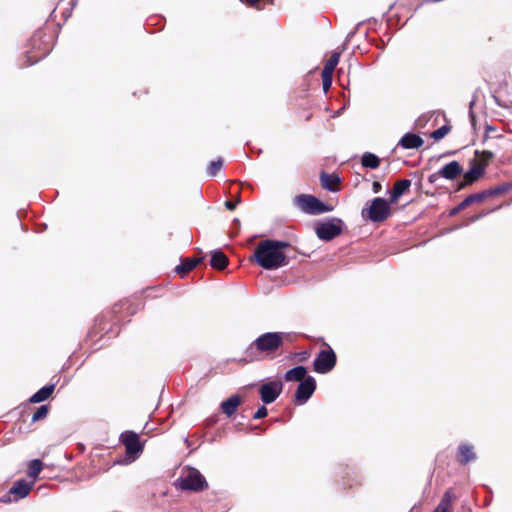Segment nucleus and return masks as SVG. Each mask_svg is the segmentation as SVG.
<instances>
[{"mask_svg":"<svg viewBox=\"0 0 512 512\" xmlns=\"http://www.w3.org/2000/svg\"><path fill=\"white\" fill-rule=\"evenodd\" d=\"M210 264L215 269L223 270L228 265V258L223 252L215 250L211 252Z\"/></svg>","mask_w":512,"mask_h":512,"instance_id":"nucleus-23","label":"nucleus"},{"mask_svg":"<svg viewBox=\"0 0 512 512\" xmlns=\"http://www.w3.org/2000/svg\"><path fill=\"white\" fill-rule=\"evenodd\" d=\"M201 259L199 258H188L182 261L180 265H177L175 268V272L178 274H186L187 272L193 270L199 263Z\"/></svg>","mask_w":512,"mask_h":512,"instance_id":"nucleus-25","label":"nucleus"},{"mask_svg":"<svg viewBox=\"0 0 512 512\" xmlns=\"http://www.w3.org/2000/svg\"><path fill=\"white\" fill-rule=\"evenodd\" d=\"M361 162H362L363 167L370 168V169H376L380 164V159L375 154L366 152L362 156Z\"/></svg>","mask_w":512,"mask_h":512,"instance_id":"nucleus-26","label":"nucleus"},{"mask_svg":"<svg viewBox=\"0 0 512 512\" xmlns=\"http://www.w3.org/2000/svg\"><path fill=\"white\" fill-rule=\"evenodd\" d=\"M485 170L484 165L482 163H478L476 159L471 161V167L468 171H466L463 175V180L459 184L458 190L464 188L467 185L473 184L480 177L483 176Z\"/></svg>","mask_w":512,"mask_h":512,"instance_id":"nucleus-11","label":"nucleus"},{"mask_svg":"<svg viewBox=\"0 0 512 512\" xmlns=\"http://www.w3.org/2000/svg\"><path fill=\"white\" fill-rule=\"evenodd\" d=\"M332 75H333V73H329L326 71H322V73H321L322 85H323L324 92H327L332 85Z\"/></svg>","mask_w":512,"mask_h":512,"instance_id":"nucleus-33","label":"nucleus"},{"mask_svg":"<svg viewBox=\"0 0 512 512\" xmlns=\"http://www.w3.org/2000/svg\"><path fill=\"white\" fill-rule=\"evenodd\" d=\"M307 370L304 366H296L290 370H288L285 375L284 379L287 382L292 381H303L306 378Z\"/></svg>","mask_w":512,"mask_h":512,"instance_id":"nucleus-20","label":"nucleus"},{"mask_svg":"<svg viewBox=\"0 0 512 512\" xmlns=\"http://www.w3.org/2000/svg\"><path fill=\"white\" fill-rule=\"evenodd\" d=\"M483 200H484V195L480 194V192L479 193H475V194H471V195L467 196L462 202H460L456 207H454L450 211V215L454 216L457 213H459L461 210H463L466 207H468L469 205H471L473 203H476V202H481Z\"/></svg>","mask_w":512,"mask_h":512,"instance_id":"nucleus-18","label":"nucleus"},{"mask_svg":"<svg viewBox=\"0 0 512 512\" xmlns=\"http://www.w3.org/2000/svg\"><path fill=\"white\" fill-rule=\"evenodd\" d=\"M476 156L479 158L478 163H482L484 165V169L488 165L489 161L494 157V154L491 151L484 150L482 152L476 151Z\"/></svg>","mask_w":512,"mask_h":512,"instance_id":"nucleus-30","label":"nucleus"},{"mask_svg":"<svg viewBox=\"0 0 512 512\" xmlns=\"http://www.w3.org/2000/svg\"><path fill=\"white\" fill-rule=\"evenodd\" d=\"M470 118H471V121H472V122H473V121H474V119H475V116H474V114H473V112H472V111H470Z\"/></svg>","mask_w":512,"mask_h":512,"instance_id":"nucleus-40","label":"nucleus"},{"mask_svg":"<svg viewBox=\"0 0 512 512\" xmlns=\"http://www.w3.org/2000/svg\"><path fill=\"white\" fill-rule=\"evenodd\" d=\"M290 244L287 241L264 240L255 249V261L264 269L273 270L288 264V259L283 250Z\"/></svg>","mask_w":512,"mask_h":512,"instance_id":"nucleus-1","label":"nucleus"},{"mask_svg":"<svg viewBox=\"0 0 512 512\" xmlns=\"http://www.w3.org/2000/svg\"><path fill=\"white\" fill-rule=\"evenodd\" d=\"M240 1L247 5H250V6H255L259 2V0H240Z\"/></svg>","mask_w":512,"mask_h":512,"instance_id":"nucleus-38","label":"nucleus"},{"mask_svg":"<svg viewBox=\"0 0 512 512\" xmlns=\"http://www.w3.org/2000/svg\"><path fill=\"white\" fill-rule=\"evenodd\" d=\"M55 389L54 384L46 385L39 389L36 393H34L30 398L29 401L31 403H40L45 401L50 397V395L53 393Z\"/></svg>","mask_w":512,"mask_h":512,"instance_id":"nucleus-22","label":"nucleus"},{"mask_svg":"<svg viewBox=\"0 0 512 512\" xmlns=\"http://www.w3.org/2000/svg\"><path fill=\"white\" fill-rule=\"evenodd\" d=\"M283 384L280 381H270L264 383L260 389V397L264 404H270L274 402L282 393Z\"/></svg>","mask_w":512,"mask_h":512,"instance_id":"nucleus-9","label":"nucleus"},{"mask_svg":"<svg viewBox=\"0 0 512 512\" xmlns=\"http://www.w3.org/2000/svg\"><path fill=\"white\" fill-rule=\"evenodd\" d=\"M442 178V175H438V171L431 174L429 177H428V181L430 183H435L436 181H438V179Z\"/></svg>","mask_w":512,"mask_h":512,"instance_id":"nucleus-36","label":"nucleus"},{"mask_svg":"<svg viewBox=\"0 0 512 512\" xmlns=\"http://www.w3.org/2000/svg\"><path fill=\"white\" fill-rule=\"evenodd\" d=\"M449 131H450V127L447 125H443L440 128H438L437 130H435L434 132H432L431 137L434 140H441L448 134Z\"/></svg>","mask_w":512,"mask_h":512,"instance_id":"nucleus-32","label":"nucleus"},{"mask_svg":"<svg viewBox=\"0 0 512 512\" xmlns=\"http://www.w3.org/2000/svg\"><path fill=\"white\" fill-rule=\"evenodd\" d=\"M268 414L267 408L265 406H261L258 408V410L254 413L253 418L254 419H262L266 417Z\"/></svg>","mask_w":512,"mask_h":512,"instance_id":"nucleus-34","label":"nucleus"},{"mask_svg":"<svg viewBox=\"0 0 512 512\" xmlns=\"http://www.w3.org/2000/svg\"><path fill=\"white\" fill-rule=\"evenodd\" d=\"M462 173V167L458 161H451L438 170V175L446 180H454Z\"/></svg>","mask_w":512,"mask_h":512,"instance_id":"nucleus-13","label":"nucleus"},{"mask_svg":"<svg viewBox=\"0 0 512 512\" xmlns=\"http://www.w3.org/2000/svg\"><path fill=\"white\" fill-rule=\"evenodd\" d=\"M316 390V381L312 376H307L301 381L295 392V402L298 404L306 403Z\"/></svg>","mask_w":512,"mask_h":512,"instance_id":"nucleus-8","label":"nucleus"},{"mask_svg":"<svg viewBox=\"0 0 512 512\" xmlns=\"http://www.w3.org/2000/svg\"><path fill=\"white\" fill-rule=\"evenodd\" d=\"M286 333L266 332L258 336L246 349L251 358L270 357L283 345Z\"/></svg>","mask_w":512,"mask_h":512,"instance_id":"nucleus-2","label":"nucleus"},{"mask_svg":"<svg viewBox=\"0 0 512 512\" xmlns=\"http://www.w3.org/2000/svg\"><path fill=\"white\" fill-rule=\"evenodd\" d=\"M411 186V180L401 179L395 182L393 190L390 192L389 202L395 204L398 199L406 192Z\"/></svg>","mask_w":512,"mask_h":512,"instance_id":"nucleus-14","label":"nucleus"},{"mask_svg":"<svg viewBox=\"0 0 512 512\" xmlns=\"http://www.w3.org/2000/svg\"><path fill=\"white\" fill-rule=\"evenodd\" d=\"M49 412L48 405H41L37 408L36 412L32 416V422H37L39 420H42L46 418Z\"/></svg>","mask_w":512,"mask_h":512,"instance_id":"nucleus-31","label":"nucleus"},{"mask_svg":"<svg viewBox=\"0 0 512 512\" xmlns=\"http://www.w3.org/2000/svg\"><path fill=\"white\" fill-rule=\"evenodd\" d=\"M389 200L382 197L374 198L367 208L362 210V215L374 223L386 220L391 214Z\"/></svg>","mask_w":512,"mask_h":512,"instance_id":"nucleus-4","label":"nucleus"},{"mask_svg":"<svg viewBox=\"0 0 512 512\" xmlns=\"http://www.w3.org/2000/svg\"><path fill=\"white\" fill-rule=\"evenodd\" d=\"M223 166V161L221 158L215 160V161H212L208 168H207V174L211 177H214L218 174V172L221 170Z\"/></svg>","mask_w":512,"mask_h":512,"instance_id":"nucleus-29","label":"nucleus"},{"mask_svg":"<svg viewBox=\"0 0 512 512\" xmlns=\"http://www.w3.org/2000/svg\"><path fill=\"white\" fill-rule=\"evenodd\" d=\"M34 486V481L27 482L24 479L17 480L9 490V494L14 497V501L23 499L29 495Z\"/></svg>","mask_w":512,"mask_h":512,"instance_id":"nucleus-12","label":"nucleus"},{"mask_svg":"<svg viewBox=\"0 0 512 512\" xmlns=\"http://www.w3.org/2000/svg\"><path fill=\"white\" fill-rule=\"evenodd\" d=\"M336 354L329 348L321 350L313 360V370L319 374L329 373L336 365Z\"/></svg>","mask_w":512,"mask_h":512,"instance_id":"nucleus-7","label":"nucleus"},{"mask_svg":"<svg viewBox=\"0 0 512 512\" xmlns=\"http://www.w3.org/2000/svg\"><path fill=\"white\" fill-rule=\"evenodd\" d=\"M295 205L304 213L310 215H319L332 210V207L326 205L313 195L300 194L294 199Z\"/></svg>","mask_w":512,"mask_h":512,"instance_id":"nucleus-5","label":"nucleus"},{"mask_svg":"<svg viewBox=\"0 0 512 512\" xmlns=\"http://www.w3.org/2000/svg\"><path fill=\"white\" fill-rule=\"evenodd\" d=\"M424 144V140L415 133H406L398 142L404 149H417Z\"/></svg>","mask_w":512,"mask_h":512,"instance_id":"nucleus-16","label":"nucleus"},{"mask_svg":"<svg viewBox=\"0 0 512 512\" xmlns=\"http://www.w3.org/2000/svg\"><path fill=\"white\" fill-rule=\"evenodd\" d=\"M372 190L374 193H378L381 190V184L377 181L373 182Z\"/></svg>","mask_w":512,"mask_h":512,"instance_id":"nucleus-37","label":"nucleus"},{"mask_svg":"<svg viewBox=\"0 0 512 512\" xmlns=\"http://www.w3.org/2000/svg\"><path fill=\"white\" fill-rule=\"evenodd\" d=\"M240 202V198L238 197L236 202L233 201H226L225 207L229 210H234L236 208V205Z\"/></svg>","mask_w":512,"mask_h":512,"instance_id":"nucleus-35","label":"nucleus"},{"mask_svg":"<svg viewBox=\"0 0 512 512\" xmlns=\"http://www.w3.org/2000/svg\"><path fill=\"white\" fill-rule=\"evenodd\" d=\"M339 59H340V53L339 52H334L331 55V57L328 59V61L325 63L324 68H323L322 71L333 73L335 67L339 63Z\"/></svg>","mask_w":512,"mask_h":512,"instance_id":"nucleus-28","label":"nucleus"},{"mask_svg":"<svg viewBox=\"0 0 512 512\" xmlns=\"http://www.w3.org/2000/svg\"><path fill=\"white\" fill-rule=\"evenodd\" d=\"M455 498L456 496L453 494L452 490H447L433 512H451L452 502Z\"/></svg>","mask_w":512,"mask_h":512,"instance_id":"nucleus-21","label":"nucleus"},{"mask_svg":"<svg viewBox=\"0 0 512 512\" xmlns=\"http://www.w3.org/2000/svg\"><path fill=\"white\" fill-rule=\"evenodd\" d=\"M43 468V463L39 459H34L29 463L28 476L35 479Z\"/></svg>","mask_w":512,"mask_h":512,"instance_id":"nucleus-27","label":"nucleus"},{"mask_svg":"<svg viewBox=\"0 0 512 512\" xmlns=\"http://www.w3.org/2000/svg\"><path fill=\"white\" fill-rule=\"evenodd\" d=\"M510 190H512V183L506 182V183H503V184L498 185L496 187L490 188L488 190H484V191L480 192V194H483L484 195V199H485L486 197L498 196V195L507 193Z\"/></svg>","mask_w":512,"mask_h":512,"instance_id":"nucleus-24","label":"nucleus"},{"mask_svg":"<svg viewBox=\"0 0 512 512\" xmlns=\"http://www.w3.org/2000/svg\"><path fill=\"white\" fill-rule=\"evenodd\" d=\"M343 221L333 217L326 221L316 223L315 233L320 240L330 241L340 235L343 229Z\"/></svg>","mask_w":512,"mask_h":512,"instance_id":"nucleus-6","label":"nucleus"},{"mask_svg":"<svg viewBox=\"0 0 512 512\" xmlns=\"http://www.w3.org/2000/svg\"><path fill=\"white\" fill-rule=\"evenodd\" d=\"M182 490L199 492L208 488V483L200 471L193 467L183 470L181 476L177 480Z\"/></svg>","mask_w":512,"mask_h":512,"instance_id":"nucleus-3","label":"nucleus"},{"mask_svg":"<svg viewBox=\"0 0 512 512\" xmlns=\"http://www.w3.org/2000/svg\"><path fill=\"white\" fill-rule=\"evenodd\" d=\"M1 501L4 503H9V502H11V498H10V496H3Z\"/></svg>","mask_w":512,"mask_h":512,"instance_id":"nucleus-39","label":"nucleus"},{"mask_svg":"<svg viewBox=\"0 0 512 512\" xmlns=\"http://www.w3.org/2000/svg\"><path fill=\"white\" fill-rule=\"evenodd\" d=\"M240 404L241 398L238 395H232L221 403V410L228 417H231L235 414Z\"/></svg>","mask_w":512,"mask_h":512,"instance_id":"nucleus-17","label":"nucleus"},{"mask_svg":"<svg viewBox=\"0 0 512 512\" xmlns=\"http://www.w3.org/2000/svg\"><path fill=\"white\" fill-rule=\"evenodd\" d=\"M121 440L125 445L126 454L134 456L133 460L136 459L143 450L138 434L133 431H125L121 434Z\"/></svg>","mask_w":512,"mask_h":512,"instance_id":"nucleus-10","label":"nucleus"},{"mask_svg":"<svg viewBox=\"0 0 512 512\" xmlns=\"http://www.w3.org/2000/svg\"><path fill=\"white\" fill-rule=\"evenodd\" d=\"M477 455L474 452V447L467 443H462L458 447V462L461 465H466L471 461L476 460Z\"/></svg>","mask_w":512,"mask_h":512,"instance_id":"nucleus-15","label":"nucleus"},{"mask_svg":"<svg viewBox=\"0 0 512 512\" xmlns=\"http://www.w3.org/2000/svg\"><path fill=\"white\" fill-rule=\"evenodd\" d=\"M321 185L324 189L335 192L338 190L337 185L339 184V177L336 174H328L325 172L321 173L320 176Z\"/></svg>","mask_w":512,"mask_h":512,"instance_id":"nucleus-19","label":"nucleus"}]
</instances>
